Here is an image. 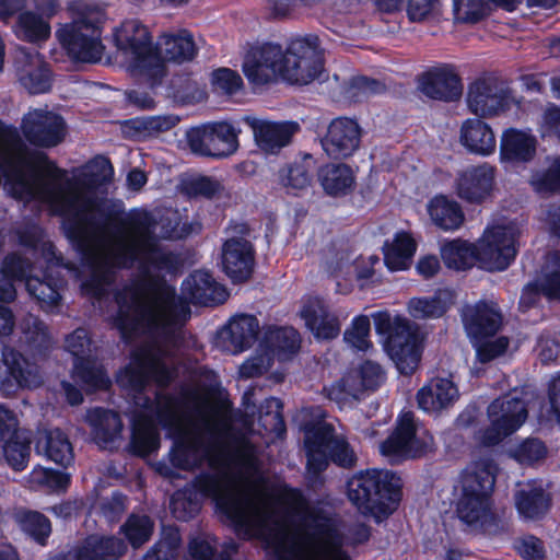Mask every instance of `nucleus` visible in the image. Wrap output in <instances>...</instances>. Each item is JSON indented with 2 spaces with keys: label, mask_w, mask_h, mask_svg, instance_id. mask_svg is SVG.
<instances>
[{
  "label": "nucleus",
  "mask_w": 560,
  "mask_h": 560,
  "mask_svg": "<svg viewBox=\"0 0 560 560\" xmlns=\"http://www.w3.org/2000/svg\"><path fill=\"white\" fill-rule=\"evenodd\" d=\"M536 143L534 136L521 130L509 129L503 132L501 138V159L513 163L529 162L536 153Z\"/></svg>",
  "instance_id": "36"
},
{
  "label": "nucleus",
  "mask_w": 560,
  "mask_h": 560,
  "mask_svg": "<svg viewBox=\"0 0 560 560\" xmlns=\"http://www.w3.org/2000/svg\"><path fill=\"white\" fill-rule=\"evenodd\" d=\"M401 480L389 470L369 469L354 475L347 485L352 504L376 520L392 514L400 500Z\"/></svg>",
  "instance_id": "6"
},
{
  "label": "nucleus",
  "mask_w": 560,
  "mask_h": 560,
  "mask_svg": "<svg viewBox=\"0 0 560 560\" xmlns=\"http://www.w3.org/2000/svg\"><path fill=\"white\" fill-rule=\"evenodd\" d=\"M180 541L179 530L173 526H165L161 538L145 552L142 560H175Z\"/></svg>",
  "instance_id": "51"
},
{
  "label": "nucleus",
  "mask_w": 560,
  "mask_h": 560,
  "mask_svg": "<svg viewBox=\"0 0 560 560\" xmlns=\"http://www.w3.org/2000/svg\"><path fill=\"white\" fill-rule=\"evenodd\" d=\"M338 435L335 434V428L330 423H318L305 431V448H319L328 451Z\"/></svg>",
  "instance_id": "60"
},
{
  "label": "nucleus",
  "mask_w": 560,
  "mask_h": 560,
  "mask_svg": "<svg viewBox=\"0 0 560 560\" xmlns=\"http://www.w3.org/2000/svg\"><path fill=\"white\" fill-rule=\"evenodd\" d=\"M285 52L280 45L265 43L252 47L243 62V71L249 83L265 85L281 77Z\"/></svg>",
  "instance_id": "17"
},
{
  "label": "nucleus",
  "mask_w": 560,
  "mask_h": 560,
  "mask_svg": "<svg viewBox=\"0 0 560 560\" xmlns=\"http://www.w3.org/2000/svg\"><path fill=\"white\" fill-rule=\"evenodd\" d=\"M361 128L359 124L347 117L334 119L326 135L320 139L325 153L330 159H346L351 156L359 148Z\"/></svg>",
  "instance_id": "20"
},
{
  "label": "nucleus",
  "mask_w": 560,
  "mask_h": 560,
  "mask_svg": "<svg viewBox=\"0 0 560 560\" xmlns=\"http://www.w3.org/2000/svg\"><path fill=\"white\" fill-rule=\"evenodd\" d=\"M66 128L61 116L43 109L28 112L22 121L25 138L32 144L42 148H52L62 142Z\"/></svg>",
  "instance_id": "19"
},
{
  "label": "nucleus",
  "mask_w": 560,
  "mask_h": 560,
  "mask_svg": "<svg viewBox=\"0 0 560 560\" xmlns=\"http://www.w3.org/2000/svg\"><path fill=\"white\" fill-rule=\"evenodd\" d=\"M515 550L524 560H544L545 559V547L544 542L533 536L527 535L515 540Z\"/></svg>",
  "instance_id": "64"
},
{
  "label": "nucleus",
  "mask_w": 560,
  "mask_h": 560,
  "mask_svg": "<svg viewBox=\"0 0 560 560\" xmlns=\"http://www.w3.org/2000/svg\"><path fill=\"white\" fill-rule=\"evenodd\" d=\"M441 257L450 269H469L477 264L476 245L459 238L450 241L441 247Z\"/></svg>",
  "instance_id": "44"
},
{
  "label": "nucleus",
  "mask_w": 560,
  "mask_h": 560,
  "mask_svg": "<svg viewBox=\"0 0 560 560\" xmlns=\"http://www.w3.org/2000/svg\"><path fill=\"white\" fill-rule=\"evenodd\" d=\"M511 454L522 465H535L547 457L548 448L541 440L528 438L520 443Z\"/></svg>",
  "instance_id": "56"
},
{
  "label": "nucleus",
  "mask_w": 560,
  "mask_h": 560,
  "mask_svg": "<svg viewBox=\"0 0 560 560\" xmlns=\"http://www.w3.org/2000/svg\"><path fill=\"white\" fill-rule=\"evenodd\" d=\"M114 36L117 49L129 61L131 74L151 88L159 85L166 74V67L154 51L148 26L137 19L126 20L116 28Z\"/></svg>",
  "instance_id": "7"
},
{
  "label": "nucleus",
  "mask_w": 560,
  "mask_h": 560,
  "mask_svg": "<svg viewBox=\"0 0 560 560\" xmlns=\"http://www.w3.org/2000/svg\"><path fill=\"white\" fill-rule=\"evenodd\" d=\"M104 21L103 8L84 3L78 18L58 30V39L73 60L95 63L102 59L104 46L101 37Z\"/></svg>",
  "instance_id": "8"
},
{
  "label": "nucleus",
  "mask_w": 560,
  "mask_h": 560,
  "mask_svg": "<svg viewBox=\"0 0 560 560\" xmlns=\"http://www.w3.org/2000/svg\"><path fill=\"white\" fill-rule=\"evenodd\" d=\"M39 366L21 352L4 347L0 358V394L14 397L23 388H37L43 384Z\"/></svg>",
  "instance_id": "14"
},
{
  "label": "nucleus",
  "mask_w": 560,
  "mask_h": 560,
  "mask_svg": "<svg viewBox=\"0 0 560 560\" xmlns=\"http://www.w3.org/2000/svg\"><path fill=\"white\" fill-rule=\"evenodd\" d=\"M495 168L488 163L471 166L456 178V194L468 203H482L491 197Z\"/></svg>",
  "instance_id": "21"
},
{
  "label": "nucleus",
  "mask_w": 560,
  "mask_h": 560,
  "mask_svg": "<svg viewBox=\"0 0 560 560\" xmlns=\"http://www.w3.org/2000/svg\"><path fill=\"white\" fill-rule=\"evenodd\" d=\"M25 287L28 294L39 303L43 310L48 311L59 305L61 295L55 283L38 277H28Z\"/></svg>",
  "instance_id": "54"
},
{
  "label": "nucleus",
  "mask_w": 560,
  "mask_h": 560,
  "mask_svg": "<svg viewBox=\"0 0 560 560\" xmlns=\"http://www.w3.org/2000/svg\"><path fill=\"white\" fill-rule=\"evenodd\" d=\"M209 434L197 425L182 427L179 440L173 444L170 458L174 467L192 471L205 464L212 471L197 475L189 487L176 491L171 499L175 518L189 521L201 509V498H211L232 523L241 538L261 528L262 517L281 499L260 478H250L257 469L256 447L231 431H219L205 422Z\"/></svg>",
  "instance_id": "1"
},
{
  "label": "nucleus",
  "mask_w": 560,
  "mask_h": 560,
  "mask_svg": "<svg viewBox=\"0 0 560 560\" xmlns=\"http://www.w3.org/2000/svg\"><path fill=\"white\" fill-rule=\"evenodd\" d=\"M93 342L85 328H78L66 338V349L75 361L91 358Z\"/></svg>",
  "instance_id": "62"
},
{
  "label": "nucleus",
  "mask_w": 560,
  "mask_h": 560,
  "mask_svg": "<svg viewBox=\"0 0 560 560\" xmlns=\"http://www.w3.org/2000/svg\"><path fill=\"white\" fill-rule=\"evenodd\" d=\"M283 404L279 398H267L260 406L258 424L268 433L282 436L285 433V422L282 415Z\"/></svg>",
  "instance_id": "52"
},
{
  "label": "nucleus",
  "mask_w": 560,
  "mask_h": 560,
  "mask_svg": "<svg viewBox=\"0 0 560 560\" xmlns=\"http://www.w3.org/2000/svg\"><path fill=\"white\" fill-rule=\"evenodd\" d=\"M8 435L0 446V463L3 462L14 471H23L31 458V439L19 428Z\"/></svg>",
  "instance_id": "39"
},
{
  "label": "nucleus",
  "mask_w": 560,
  "mask_h": 560,
  "mask_svg": "<svg viewBox=\"0 0 560 560\" xmlns=\"http://www.w3.org/2000/svg\"><path fill=\"white\" fill-rule=\"evenodd\" d=\"M428 212L433 223L444 231L458 230L465 221L460 205L445 196L434 197L429 202Z\"/></svg>",
  "instance_id": "41"
},
{
  "label": "nucleus",
  "mask_w": 560,
  "mask_h": 560,
  "mask_svg": "<svg viewBox=\"0 0 560 560\" xmlns=\"http://www.w3.org/2000/svg\"><path fill=\"white\" fill-rule=\"evenodd\" d=\"M419 90L432 100L453 102L463 93V84L454 67L445 65L424 72L419 78Z\"/></svg>",
  "instance_id": "22"
},
{
  "label": "nucleus",
  "mask_w": 560,
  "mask_h": 560,
  "mask_svg": "<svg viewBox=\"0 0 560 560\" xmlns=\"http://www.w3.org/2000/svg\"><path fill=\"white\" fill-rule=\"evenodd\" d=\"M454 303V292L439 289L431 296L413 298L408 302L409 314L416 319L439 318Z\"/></svg>",
  "instance_id": "40"
},
{
  "label": "nucleus",
  "mask_w": 560,
  "mask_h": 560,
  "mask_svg": "<svg viewBox=\"0 0 560 560\" xmlns=\"http://www.w3.org/2000/svg\"><path fill=\"white\" fill-rule=\"evenodd\" d=\"M238 131L229 122H212L192 128L187 132V142L194 153L226 158L238 148Z\"/></svg>",
  "instance_id": "15"
},
{
  "label": "nucleus",
  "mask_w": 560,
  "mask_h": 560,
  "mask_svg": "<svg viewBox=\"0 0 560 560\" xmlns=\"http://www.w3.org/2000/svg\"><path fill=\"white\" fill-rule=\"evenodd\" d=\"M211 84L213 92L220 95L232 96L243 88L242 77L230 68H220L212 72Z\"/></svg>",
  "instance_id": "58"
},
{
  "label": "nucleus",
  "mask_w": 560,
  "mask_h": 560,
  "mask_svg": "<svg viewBox=\"0 0 560 560\" xmlns=\"http://www.w3.org/2000/svg\"><path fill=\"white\" fill-rule=\"evenodd\" d=\"M515 98L510 82L494 73H487L468 86L467 106L479 117H493L510 109Z\"/></svg>",
  "instance_id": "11"
},
{
  "label": "nucleus",
  "mask_w": 560,
  "mask_h": 560,
  "mask_svg": "<svg viewBox=\"0 0 560 560\" xmlns=\"http://www.w3.org/2000/svg\"><path fill=\"white\" fill-rule=\"evenodd\" d=\"M135 311L118 308L114 317V325L119 330L125 342L144 336L149 342L137 348L131 355V362L121 369L116 375L119 387L132 393L133 404L140 411L136 416H148L168 428L173 434L175 444L182 435V427L197 425L206 435L209 431L205 427L208 421L217 430L231 431L230 419L218 410L207 411L201 407L196 408L195 415L183 416L178 410V400L174 395L161 392L147 394L150 381H154L160 388L167 387L177 376V363L175 353L180 343V328L188 318H177L172 328L144 327L133 320Z\"/></svg>",
  "instance_id": "2"
},
{
  "label": "nucleus",
  "mask_w": 560,
  "mask_h": 560,
  "mask_svg": "<svg viewBox=\"0 0 560 560\" xmlns=\"http://www.w3.org/2000/svg\"><path fill=\"white\" fill-rule=\"evenodd\" d=\"M35 451L48 460L63 468L74 460L72 444L68 435L60 429H45L38 431L35 441Z\"/></svg>",
  "instance_id": "29"
},
{
  "label": "nucleus",
  "mask_w": 560,
  "mask_h": 560,
  "mask_svg": "<svg viewBox=\"0 0 560 560\" xmlns=\"http://www.w3.org/2000/svg\"><path fill=\"white\" fill-rule=\"evenodd\" d=\"M370 318L365 315L357 316L349 328L343 334L345 341L352 348L365 351L372 343L369 340L370 336Z\"/></svg>",
  "instance_id": "59"
},
{
  "label": "nucleus",
  "mask_w": 560,
  "mask_h": 560,
  "mask_svg": "<svg viewBox=\"0 0 560 560\" xmlns=\"http://www.w3.org/2000/svg\"><path fill=\"white\" fill-rule=\"evenodd\" d=\"M301 316L317 339L330 340L340 334L341 323L338 316L319 296H310L305 300Z\"/></svg>",
  "instance_id": "25"
},
{
  "label": "nucleus",
  "mask_w": 560,
  "mask_h": 560,
  "mask_svg": "<svg viewBox=\"0 0 560 560\" xmlns=\"http://www.w3.org/2000/svg\"><path fill=\"white\" fill-rule=\"evenodd\" d=\"M459 393L454 382L446 377H434L417 393V401L427 412L447 409L458 399Z\"/></svg>",
  "instance_id": "30"
},
{
  "label": "nucleus",
  "mask_w": 560,
  "mask_h": 560,
  "mask_svg": "<svg viewBox=\"0 0 560 560\" xmlns=\"http://www.w3.org/2000/svg\"><path fill=\"white\" fill-rule=\"evenodd\" d=\"M318 180L324 191L331 197L349 194L354 186L352 168L343 163H328L319 167Z\"/></svg>",
  "instance_id": "38"
},
{
  "label": "nucleus",
  "mask_w": 560,
  "mask_h": 560,
  "mask_svg": "<svg viewBox=\"0 0 560 560\" xmlns=\"http://www.w3.org/2000/svg\"><path fill=\"white\" fill-rule=\"evenodd\" d=\"M222 267L233 282L246 281L253 272L255 250L244 237L232 236L222 245Z\"/></svg>",
  "instance_id": "23"
},
{
  "label": "nucleus",
  "mask_w": 560,
  "mask_h": 560,
  "mask_svg": "<svg viewBox=\"0 0 560 560\" xmlns=\"http://www.w3.org/2000/svg\"><path fill=\"white\" fill-rule=\"evenodd\" d=\"M14 67L20 83L31 94L46 93L51 89V70L36 49L18 47L14 54Z\"/></svg>",
  "instance_id": "18"
},
{
  "label": "nucleus",
  "mask_w": 560,
  "mask_h": 560,
  "mask_svg": "<svg viewBox=\"0 0 560 560\" xmlns=\"http://www.w3.org/2000/svg\"><path fill=\"white\" fill-rule=\"evenodd\" d=\"M86 422L91 427L94 441L102 447H110L121 439L122 421L118 412L96 407L86 413Z\"/></svg>",
  "instance_id": "32"
},
{
  "label": "nucleus",
  "mask_w": 560,
  "mask_h": 560,
  "mask_svg": "<svg viewBox=\"0 0 560 560\" xmlns=\"http://www.w3.org/2000/svg\"><path fill=\"white\" fill-rule=\"evenodd\" d=\"M73 377L80 382L86 390H107L112 381L103 364L96 359L86 358L78 360L73 365Z\"/></svg>",
  "instance_id": "43"
},
{
  "label": "nucleus",
  "mask_w": 560,
  "mask_h": 560,
  "mask_svg": "<svg viewBox=\"0 0 560 560\" xmlns=\"http://www.w3.org/2000/svg\"><path fill=\"white\" fill-rule=\"evenodd\" d=\"M416 247L415 240L408 233H397L390 243L386 242L384 245L385 265L393 271L407 269Z\"/></svg>",
  "instance_id": "42"
},
{
  "label": "nucleus",
  "mask_w": 560,
  "mask_h": 560,
  "mask_svg": "<svg viewBox=\"0 0 560 560\" xmlns=\"http://www.w3.org/2000/svg\"><path fill=\"white\" fill-rule=\"evenodd\" d=\"M259 332V323L254 315H238L220 331L223 348L231 353H240L252 347Z\"/></svg>",
  "instance_id": "27"
},
{
  "label": "nucleus",
  "mask_w": 560,
  "mask_h": 560,
  "mask_svg": "<svg viewBox=\"0 0 560 560\" xmlns=\"http://www.w3.org/2000/svg\"><path fill=\"white\" fill-rule=\"evenodd\" d=\"M489 12L490 5L486 0H454V16L458 22L477 23Z\"/></svg>",
  "instance_id": "57"
},
{
  "label": "nucleus",
  "mask_w": 560,
  "mask_h": 560,
  "mask_svg": "<svg viewBox=\"0 0 560 560\" xmlns=\"http://www.w3.org/2000/svg\"><path fill=\"white\" fill-rule=\"evenodd\" d=\"M255 141L260 150L266 153H278L288 145L293 135L299 130L296 122H273L254 119L250 124Z\"/></svg>",
  "instance_id": "28"
},
{
  "label": "nucleus",
  "mask_w": 560,
  "mask_h": 560,
  "mask_svg": "<svg viewBox=\"0 0 560 560\" xmlns=\"http://www.w3.org/2000/svg\"><path fill=\"white\" fill-rule=\"evenodd\" d=\"M375 330L386 336V348L401 374L413 373L420 362L417 335L409 320L401 316L392 318L388 312L372 314Z\"/></svg>",
  "instance_id": "9"
},
{
  "label": "nucleus",
  "mask_w": 560,
  "mask_h": 560,
  "mask_svg": "<svg viewBox=\"0 0 560 560\" xmlns=\"http://www.w3.org/2000/svg\"><path fill=\"white\" fill-rule=\"evenodd\" d=\"M183 301L201 305L222 304L226 301L229 293L226 289L218 283L208 271L198 270L191 273L182 283ZM179 298V295H177Z\"/></svg>",
  "instance_id": "24"
},
{
  "label": "nucleus",
  "mask_w": 560,
  "mask_h": 560,
  "mask_svg": "<svg viewBox=\"0 0 560 560\" xmlns=\"http://www.w3.org/2000/svg\"><path fill=\"white\" fill-rule=\"evenodd\" d=\"M460 143L470 152L489 155L495 150V137L488 124L470 118L460 128Z\"/></svg>",
  "instance_id": "35"
},
{
  "label": "nucleus",
  "mask_w": 560,
  "mask_h": 560,
  "mask_svg": "<svg viewBox=\"0 0 560 560\" xmlns=\"http://www.w3.org/2000/svg\"><path fill=\"white\" fill-rule=\"evenodd\" d=\"M495 472L494 460L485 457L471 463L460 474V494L456 513L468 526L486 529L494 520L491 494L495 483Z\"/></svg>",
  "instance_id": "5"
},
{
  "label": "nucleus",
  "mask_w": 560,
  "mask_h": 560,
  "mask_svg": "<svg viewBox=\"0 0 560 560\" xmlns=\"http://www.w3.org/2000/svg\"><path fill=\"white\" fill-rule=\"evenodd\" d=\"M514 493V502L518 514L527 520L542 517L550 508V497L535 482L518 485Z\"/></svg>",
  "instance_id": "34"
},
{
  "label": "nucleus",
  "mask_w": 560,
  "mask_h": 560,
  "mask_svg": "<svg viewBox=\"0 0 560 560\" xmlns=\"http://www.w3.org/2000/svg\"><path fill=\"white\" fill-rule=\"evenodd\" d=\"M303 497L299 490L289 489L262 517L261 528L243 539L260 538L272 551L269 560H351L341 550V537L332 523L324 517H313L300 530H291L283 503L300 506Z\"/></svg>",
  "instance_id": "4"
},
{
  "label": "nucleus",
  "mask_w": 560,
  "mask_h": 560,
  "mask_svg": "<svg viewBox=\"0 0 560 560\" xmlns=\"http://www.w3.org/2000/svg\"><path fill=\"white\" fill-rule=\"evenodd\" d=\"M324 69L323 49L316 35L298 37L285 50L281 78L291 84L306 85L319 77Z\"/></svg>",
  "instance_id": "10"
},
{
  "label": "nucleus",
  "mask_w": 560,
  "mask_h": 560,
  "mask_svg": "<svg viewBox=\"0 0 560 560\" xmlns=\"http://www.w3.org/2000/svg\"><path fill=\"white\" fill-rule=\"evenodd\" d=\"M16 35L31 43L46 40L50 36V25L42 15L25 11L18 18Z\"/></svg>",
  "instance_id": "50"
},
{
  "label": "nucleus",
  "mask_w": 560,
  "mask_h": 560,
  "mask_svg": "<svg viewBox=\"0 0 560 560\" xmlns=\"http://www.w3.org/2000/svg\"><path fill=\"white\" fill-rule=\"evenodd\" d=\"M73 547L79 560H119L127 552L126 542L115 536L90 535Z\"/></svg>",
  "instance_id": "31"
},
{
  "label": "nucleus",
  "mask_w": 560,
  "mask_h": 560,
  "mask_svg": "<svg viewBox=\"0 0 560 560\" xmlns=\"http://www.w3.org/2000/svg\"><path fill=\"white\" fill-rule=\"evenodd\" d=\"M154 532V522L147 514H130L120 526V533L133 549L148 542Z\"/></svg>",
  "instance_id": "48"
},
{
  "label": "nucleus",
  "mask_w": 560,
  "mask_h": 560,
  "mask_svg": "<svg viewBox=\"0 0 560 560\" xmlns=\"http://www.w3.org/2000/svg\"><path fill=\"white\" fill-rule=\"evenodd\" d=\"M159 446L160 438L154 420L143 415L135 416L128 452L144 457L156 451Z\"/></svg>",
  "instance_id": "37"
},
{
  "label": "nucleus",
  "mask_w": 560,
  "mask_h": 560,
  "mask_svg": "<svg viewBox=\"0 0 560 560\" xmlns=\"http://www.w3.org/2000/svg\"><path fill=\"white\" fill-rule=\"evenodd\" d=\"M432 442L431 438L417 436L415 415L411 411L400 415L395 431L382 442L380 448L385 456L394 460L415 458L427 452Z\"/></svg>",
  "instance_id": "16"
},
{
  "label": "nucleus",
  "mask_w": 560,
  "mask_h": 560,
  "mask_svg": "<svg viewBox=\"0 0 560 560\" xmlns=\"http://www.w3.org/2000/svg\"><path fill=\"white\" fill-rule=\"evenodd\" d=\"M490 425L479 432L483 446H495L514 433L526 421L528 412L523 399L505 395L488 407Z\"/></svg>",
  "instance_id": "12"
},
{
  "label": "nucleus",
  "mask_w": 560,
  "mask_h": 560,
  "mask_svg": "<svg viewBox=\"0 0 560 560\" xmlns=\"http://www.w3.org/2000/svg\"><path fill=\"white\" fill-rule=\"evenodd\" d=\"M518 230L515 225L487 229L476 245L477 262L489 271H502L514 260Z\"/></svg>",
  "instance_id": "13"
},
{
  "label": "nucleus",
  "mask_w": 560,
  "mask_h": 560,
  "mask_svg": "<svg viewBox=\"0 0 560 560\" xmlns=\"http://www.w3.org/2000/svg\"><path fill=\"white\" fill-rule=\"evenodd\" d=\"M462 319L467 334L475 339L495 335L502 325V314L492 302L464 306Z\"/></svg>",
  "instance_id": "26"
},
{
  "label": "nucleus",
  "mask_w": 560,
  "mask_h": 560,
  "mask_svg": "<svg viewBox=\"0 0 560 560\" xmlns=\"http://www.w3.org/2000/svg\"><path fill=\"white\" fill-rule=\"evenodd\" d=\"M314 166L312 154H304L300 161H294L279 171L280 183L294 191L306 189L312 183Z\"/></svg>",
  "instance_id": "46"
},
{
  "label": "nucleus",
  "mask_w": 560,
  "mask_h": 560,
  "mask_svg": "<svg viewBox=\"0 0 560 560\" xmlns=\"http://www.w3.org/2000/svg\"><path fill=\"white\" fill-rule=\"evenodd\" d=\"M326 397L337 404H345L350 399L358 400L368 392L357 370L349 371L341 380L324 387Z\"/></svg>",
  "instance_id": "47"
},
{
  "label": "nucleus",
  "mask_w": 560,
  "mask_h": 560,
  "mask_svg": "<svg viewBox=\"0 0 560 560\" xmlns=\"http://www.w3.org/2000/svg\"><path fill=\"white\" fill-rule=\"evenodd\" d=\"M19 326L25 342L31 348L40 351L50 345L48 328L37 316L33 314L25 315Z\"/></svg>",
  "instance_id": "53"
},
{
  "label": "nucleus",
  "mask_w": 560,
  "mask_h": 560,
  "mask_svg": "<svg viewBox=\"0 0 560 560\" xmlns=\"http://www.w3.org/2000/svg\"><path fill=\"white\" fill-rule=\"evenodd\" d=\"M266 342L279 360H285L300 348V335L292 327H277L266 334Z\"/></svg>",
  "instance_id": "49"
},
{
  "label": "nucleus",
  "mask_w": 560,
  "mask_h": 560,
  "mask_svg": "<svg viewBox=\"0 0 560 560\" xmlns=\"http://www.w3.org/2000/svg\"><path fill=\"white\" fill-rule=\"evenodd\" d=\"M386 90V84L383 81L365 75L352 78L349 85V94L355 101L383 94Z\"/></svg>",
  "instance_id": "61"
},
{
  "label": "nucleus",
  "mask_w": 560,
  "mask_h": 560,
  "mask_svg": "<svg viewBox=\"0 0 560 560\" xmlns=\"http://www.w3.org/2000/svg\"><path fill=\"white\" fill-rule=\"evenodd\" d=\"M530 184L539 194L560 192V156L553 158L545 171L536 173Z\"/></svg>",
  "instance_id": "55"
},
{
  "label": "nucleus",
  "mask_w": 560,
  "mask_h": 560,
  "mask_svg": "<svg viewBox=\"0 0 560 560\" xmlns=\"http://www.w3.org/2000/svg\"><path fill=\"white\" fill-rule=\"evenodd\" d=\"M330 459L338 466L351 468L357 463V456L348 441L338 435L328 450Z\"/></svg>",
  "instance_id": "63"
},
{
  "label": "nucleus",
  "mask_w": 560,
  "mask_h": 560,
  "mask_svg": "<svg viewBox=\"0 0 560 560\" xmlns=\"http://www.w3.org/2000/svg\"><path fill=\"white\" fill-rule=\"evenodd\" d=\"M154 51L165 61L183 63L191 61L197 55V46L192 35L180 30L176 33H163L156 40Z\"/></svg>",
  "instance_id": "33"
},
{
  "label": "nucleus",
  "mask_w": 560,
  "mask_h": 560,
  "mask_svg": "<svg viewBox=\"0 0 560 560\" xmlns=\"http://www.w3.org/2000/svg\"><path fill=\"white\" fill-rule=\"evenodd\" d=\"M13 520L37 544L46 545L51 534V523L43 513L20 508L14 511Z\"/></svg>",
  "instance_id": "45"
},
{
  "label": "nucleus",
  "mask_w": 560,
  "mask_h": 560,
  "mask_svg": "<svg viewBox=\"0 0 560 560\" xmlns=\"http://www.w3.org/2000/svg\"><path fill=\"white\" fill-rule=\"evenodd\" d=\"M152 217H154L152 214ZM155 219V218H153ZM155 221L154 236L158 244L165 250L173 254L176 258V265L170 270H152L145 272L141 269V264L136 260L129 267L114 266H94L91 261H84L89 276L82 282L81 289L88 296L102 299L108 293L109 287L115 282L117 272L120 269H131L135 266L138 269L140 279L132 281L116 292L115 300L118 308L135 311V322L141 323L144 327H164L168 329L177 318H189L190 307L183 299L177 296L175 287L168 284L164 277L166 275H176L182 267V258L174 250L161 244L160 240H180L191 233L200 231V224L184 222L180 224L179 215H163L160 221Z\"/></svg>",
  "instance_id": "3"
}]
</instances>
